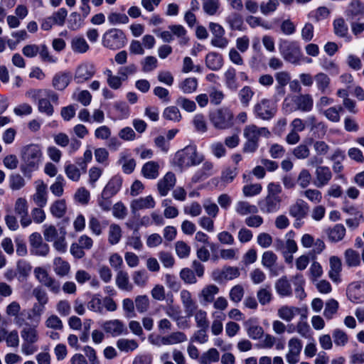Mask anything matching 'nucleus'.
Instances as JSON below:
<instances>
[{
	"label": "nucleus",
	"mask_w": 364,
	"mask_h": 364,
	"mask_svg": "<svg viewBox=\"0 0 364 364\" xmlns=\"http://www.w3.org/2000/svg\"><path fill=\"white\" fill-rule=\"evenodd\" d=\"M309 209V207L304 200L298 199L289 207V215L296 220H300L307 215Z\"/></svg>",
	"instance_id": "nucleus-25"
},
{
	"label": "nucleus",
	"mask_w": 364,
	"mask_h": 364,
	"mask_svg": "<svg viewBox=\"0 0 364 364\" xmlns=\"http://www.w3.org/2000/svg\"><path fill=\"white\" fill-rule=\"evenodd\" d=\"M124 33L118 28H110L102 36V45L110 50L123 48L126 43Z\"/></svg>",
	"instance_id": "nucleus-6"
},
{
	"label": "nucleus",
	"mask_w": 364,
	"mask_h": 364,
	"mask_svg": "<svg viewBox=\"0 0 364 364\" xmlns=\"http://www.w3.org/2000/svg\"><path fill=\"white\" fill-rule=\"evenodd\" d=\"M122 178L119 176H113L104 188L102 192L105 197H113L121 189Z\"/></svg>",
	"instance_id": "nucleus-28"
},
{
	"label": "nucleus",
	"mask_w": 364,
	"mask_h": 364,
	"mask_svg": "<svg viewBox=\"0 0 364 364\" xmlns=\"http://www.w3.org/2000/svg\"><path fill=\"white\" fill-rule=\"evenodd\" d=\"M72 75L69 72H61L55 74L52 80V85L58 90H65L70 84Z\"/></svg>",
	"instance_id": "nucleus-30"
},
{
	"label": "nucleus",
	"mask_w": 364,
	"mask_h": 364,
	"mask_svg": "<svg viewBox=\"0 0 364 364\" xmlns=\"http://www.w3.org/2000/svg\"><path fill=\"white\" fill-rule=\"evenodd\" d=\"M141 173L146 178L155 179L159 175V164L156 161H150L145 163L141 168Z\"/></svg>",
	"instance_id": "nucleus-33"
},
{
	"label": "nucleus",
	"mask_w": 364,
	"mask_h": 364,
	"mask_svg": "<svg viewBox=\"0 0 364 364\" xmlns=\"http://www.w3.org/2000/svg\"><path fill=\"white\" fill-rule=\"evenodd\" d=\"M65 173L67 177L73 181H78L82 173L80 167L67 162L65 165Z\"/></svg>",
	"instance_id": "nucleus-47"
},
{
	"label": "nucleus",
	"mask_w": 364,
	"mask_h": 364,
	"mask_svg": "<svg viewBox=\"0 0 364 364\" xmlns=\"http://www.w3.org/2000/svg\"><path fill=\"white\" fill-rule=\"evenodd\" d=\"M83 18L77 12L71 13L68 21V28L71 31H77L83 25Z\"/></svg>",
	"instance_id": "nucleus-60"
},
{
	"label": "nucleus",
	"mask_w": 364,
	"mask_h": 364,
	"mask_svg": "<svg viewBox=\"0 0 364 364\" xmlns=\"http://www.w3.org/2000/svg\"><path fill=\"white\" fill-rule=\"evenodd\" d=\"M346 264L350 267H357L360 264V257L358 252L353 249H348L344 253Z\"/></svg>",
	"instance_id": "nucleus-50"
},
{
	"label": "nucleus",
	"mask_w": 364,
	"mask_h": 364,
	"mask_svg": "<svg viewBox=\"0 0 364 364\" xmlns=\"http://www.w3.org/2000/svg\"><path fill=\"white\" fill-rule=\"evenodd\" d=\"M257 297L259 304L262 306L269 304L272 300V293L269 286L260 288L257 292Z\"/></svg>",
	"instance_id": "nucleus-55"
},
{
	"label": "nucleus",
	"mask_w": 364,
	"mask_h": 364,
	"mask_svg": "<svg viewBox=\"0 0 364 364\" xmlns=\"http://www.w3.org/2000/svg\"><path fill=\"white\" fill-rule=\"evenodd\" d=\"M70 264L61 257H55L53 260V270L59 277H65L70 272Z\"/></svg>",
	"instance_id": "nucleus-41"
},
{
	"label": "nucleus",
	"mask_w": 364,
	"mask_h": 364,
	"mask_svg": "<svg viewBox=\"0 0 364 364\" xmlns=\"http://www.w3.org/2000/svg\"><path fill=\"white\" fill-rule=\"evenodd\" d=\"M282 198L280 196H267L258 203L261 211L265 213L277 212L281 206Z\"/></svg>",
	"instance_id": "nucleus-17"
},
{
	"label": "nucleus",
	"mask_w": 364,
	"mask_h": 364,
	"mask_svg": "<svg viewBox=\"0 0 364 364\" xmlns=\"http://www.w3.org/2000/svg\"><path fill=\"white\" fill-rule=\"evenodd\" d=\"M332 173L328 166H318L315 171L314 185L317 188L326 186L331 180Z\"/></svg>",
	"instance_id": "nucleus-21"
},
{
	"label": "nucleus",
	"mask_w": 364,
	"mask_h": 364,
	"mask_svg": "<svg viewBox=\"0 0 364 364\" xmlns=\"http://www.w3.org/2000/svg\"><path fill=\"white\" fill-rule=\"evenodd\" d=\"M364 12V4L358 0L352 1L348 5L346 14L348 19L359 18Z\"/></svg>",
	"instance_id": "nucleus-32"
},
{
	"label": "nucleus",
	"mask_w": 364,
	"mask_h": 364,
	"mask_svg": "<svg viewBox=\"0 0 364 364\" xmlns=\"http://www.w3.org/2000/svg\"><path fill=\"white\" fill-rule=\"evenodd\" d=\"M220 359V353L216 348H212L204 352L199 358L200 364H211L218 362Z\"/></svg>",
	"instance_id": "nucleus-45"
},
{
	"label": "nucleus",
	"mask_w": 364,
	"mask_h": 364,
	"mask_svg": "<svg viewBox=\"0 0 364 364\" xmlns=\"http://www.w3.org/2000/svg\"><path fill=\"white\" fill-rule=\"evenodd\" d=\"M35 184L36 192L31 196V199L37 206L43 208L48 201L47 185L42 180L36 181Z\"/></svg>",
	"instance_id": "nucleus-18"
},
{
	"label": "nucleus",
	"mask_w": 364,
	"mask_h": 364,
	"mask_svg": "<svg viewBox=\"0 0 364 364\" xmlns=\"http://www.w3.org/2000/svg\"><path fill=\"white\" fill-rule=\"evenodd\" d=\"M311 142L312 139H310L309 144L302 143L296 146L292 151L293 156L299 160L308 159L311 154L309 145H311Z\"/></svg>",
	"instance_id": "nucleus-44"
},
{
	"label": "nucleus",
	"mask_w": 364,
	"mask_h": 364,
	"mask_svg": "<svg viewBox=\"0 0 364 364\" xmlns=\"http://www.w3.org/2000/svg\"><path fill=\"white\" fill-rule=\"evenodd\" d=\"M179 88L185 94L194 92L198 87V80L195 77H187L178 85Z\"/></svg>",
	"instance_id": "nucleus-49"
},
{
	"label": "nucleus",
	"mask_w": 364,
	"mask_h": 364,
	"mask_svg": "<svg viewBox=\"0 0 364 364\" xmlns=\"http://www.w3.org/2000/svg\"><path fill=\"white\" fill-rule=\"evenodd\" d=\"M216 171L214 168V164L207 161L203 163L200 169L198 170L192 177L193 183H198L200 181L214 175Z\"/></svg>",
	"instance_id": "nucleus-26"
},
{
	"label": "nucleus",
	"mask_w": 364,
	"mask_h": 364,
	"mask_svg": "<svg viewBox=\"0 0 364 364\" xmlns=\"http://www.w3.org/2000/svg\"><path fill=\"white\" fill-rule=\"evenodd\" d=\"M276 81L277 82V90L279 92H284V87L289 84L291 80V75L287 71L277 72L274 75Z\"/></svg>",
	"instance_id": "nucleus-53"
},
{
	"label": "nucleus",
	"mask_w": 364,
	"mask_h": 364,
	"mask_svg": "<svg viewBox=\"0 0 364 364\" xmlns=\"http://www.w3.org/2000/svg\"><path fill=\"white\" fill-rule=\"evenodd\" d=\"M255 95V92L250 86H244L238 92V97L242 107H247Z\"/></svg>",
	"instance_id": "nucleus-46"
},
{
	"label": "nucleus",
	"mask_w": 364,
	"mask_h": 364,
	"mask_svg": "<svg viewBox=\"0 0 364 364\" xmlns=\"http://www.w3.org/2000/svg\"><path fill=\"white\" fill-rule=\"evenodd\" d=\"M314 80L316 87L321 93L327 94L330 92L331 80L326 74L323 73H317L314 76Z\"/></svg>",
	"instance_id": "nucleus-36"
},
{
	"label": "nucleus",
	"mask_w": 364,
	"mask_h": 364,
	"mask_svg": "<svg viewBox=\"0 0 364 364\" xmlns=\"http://www.w3.org/2000/svg\"><path fill=\"white\" fill-rule=\"evenodd\" d=\"M333 30L335 34L338 37L347 36L348 28L343 18H337L333 21Z\"/></svg>",
	"instance_id": "nucleus-64"
},
{
	"label": "nucleus",
	"mask_w": 364,
	"mask_h": 364,
	"mask_svg": "<svg viewBox=\"0 0 364 364\" xmlns=\"http://www.w3.org/2000/svg\"><path fill=\"white\" fill-rule=\"evenodd\" d=\"M116 285L123 291H131L133 289V285L129 282L128 273L123 270H119L117 273Z\"/></svg>",
	"instance_id": "nucleus-37"
},
{
	"label": "nucleus",
	"mask_w": 364,
	"mask_h": 364,
	"mask_svg": "<svg viewBox=\"0 0 364 364\" xmlns=\"http://www.w3.org/2000/svg\"><path fill=\"white\" fill-rule=\"evenodd\" d=\"M296 107H290V104L287 99H285L283 103V108L286 112H293L294 110H300L304 112H309L312 110L314 106V100L310 94H304L296 96L294 100Z\"/></svg>",
	"instance_id": "nucleus-9"
},
{
	"label": "nucleus",
	"mask_w": 364,
	"mask_h": 364,
	"mask_svg": "<svg viewBox=\"0 0 364 364\" xmlns=\"http://www.w3.org/2000/svg\"><path fill=\"white\" fill-rule=\"evenodd\" d=\"M66 203L64 199L55 201L50 207L51 214L57 218L63 217L66 213Z\"/></svg>",
	"instance_id": "nucleus-48"
},
{
	"label": "nucleus",
	"mask_w": 364,
	"mask_h": 364,
	"mask_svg": "<svg viewBox=\"0 0 364 364\" xmlns=\"http://www.w3.org/2000/svg\"><path fill=\"white\" fill-rule=\"evenodd\" d=\"M42 158V148L37 144H27L21 148L20 170L24 176L31 177L32 172L38 169Z\"/></svg>",
	"instance_id": "nucleus-1"
},
{
	"label": "nucleus",
	"mask_w": 364,
	"mask_h": 364,
	"mask_svg": "<svg viewBox=\"0 0 364 364\" xmlns=\"http://www.w3.org/2000/svg\"><path fill=\"white\" fill-rule=\"evenodd\" d=\"M240 271L238 268L233 267H228L223 271L215 270L213 272V278L214 280L228 279L231 280L238 277Z\"/></svg>",
	"instance_id": "nucleus-31"
},
{
	"label": "nucleus",
	"mask_w": 364,
	"mask_h": 364,
	"mask_svg": "<svg viewBox=\"0 0 364 364\" xmlns=\"http://www.w3.org/2000/svg\"><path fill=\"white\" fill-rule=\"evenodd\" d=\"M304 310L290 305H282L277 310L278 317L286 321L291 322L297 315H300L303 313Z\"/></svg>",
	"instance_id": "nucleus-23"
},
{
	"label": "nucleus",
	"mask_w": 364,
	"mask_h": 364,
	"mask_svg": "<svg viewBox=\"0 0 364 364\" xmlns=\"http://www.w3.org/2000/svg\"><path fill=\"white\" fill-rule=\"evenodd\" d=\"M278 48L282 58L287 62L299 65L301 58V50L296 41L280 39Z\"/></svg>",
	"instance_id": "nucleus-5"
},
{
	"label": "nucleus",
	"mask_w": 364,
	"mask_h": 364,
	"mask_svg": "<svg viewBox=\"0 0 364 364\" xmlns=\"http://www.w3.org/2000/svg\"><path fill=\"white\" fill-rule=\"evenodd\" d=\"M102 329L113 337L119 336L127 333L124 323L119 319H113L105 321L102 324Z\"/></svg>",
	"instance_id": "nucleus-15"
},
{
	"label": "nucleus",
	"mask_w": 364,
	"mask_h": 364,
	"mask_svg": "<svg viewBox=\"0 0 364 364\" xmlns=\"http://www.w3.org/2000/svg\"><path fill=\"white\" fill-rule=\"evenodd\" d=\"M276 112L277 107L274 104L265 98L258 101L253 107V113L255 117L263 120L272 119Z\"/></svg>",
	"instance_id": "nucleus-7"
},
{
	"label": "nucleus",
	"mask_w": 364,
	"mask_h": 364,
	"mask_svg": "<svg viewBox=\"0 0 364 364\" xmlns=\"http://www.w3.org/2000/svg\"><path fill=\"white\" fill-rule=\"evenodd\" d=\"M235 211L240 215H246L248 214H256L258 208L255 205H251L247 201H238L235 205Z\"/></svg>",
	"instance_id": "nucleus-43"
},
{
	"label": "nucleus",
	"mask_w": 364,
	"mask_h": 364,
	"mask_svg": "<svg viewBox=\"0 0 364 364\" xmlns=\"http://www.w3.org/2000/svg\"><path fill=\"white\" fill-rule=\"evenodd\" d=\"M169 30L172 34L179 38V43L181 45H186L188 41V38L186 37V31L181 25H172L168 26Z\"/></svg>",
	"instance_id": "nucleus-59"
},
{
	"label": "nucleus",
	"mask_w": 364,
	"mask_h": 364,
	"mask_svg": "<svg viewBox=\"0 0 364 364\" xmlns=\"http://www.w3.org/2000/svg\"><path fill=\"white\" fill-rule=\"evenodd\" d=\"M275 289L281 296H290L292 294V289L287 277H282L276 282Z\"/></svg>",
	"instance_id": "nucleus-39"
},
{
	"label": "nucleus",
	"mask_w": 364,
	"mask_h": 364,
	"mask_svg": "<svg viewBox=\"0 0 364 364\" xmlns=\"http://www.w3.org/2000/svg\"><path fill=\"white\" fill-rule=\"evenodd\" d=\"M204 160V156L198 152L194 145H188L178 151L173 158V164L181 170L200 164Z\"/></svg>",
	"instance_id": "nucleus-3"
},
{
	"label": "nucleus",
	"mask_w": 364,
	"mask_h": 364,
	"mask_svg": "<svg viewBox=\"0 0 364 364\" xmlns=\"http://www.w3.org/2000/svg\"><path fill=\"white\" fill-rule=\"evenodd\" d=\"M220 289L213 284L205 285L198 293V299L203 306L212 304L215 299V297L219 294Z\"/></svg>",
	"instance_id": "nucleus-19"
},
{
	"label": "nucleus",
	"mask_w": 364,
	"mask_h": 364,
	"mask_svg": "<svg viewBox=\"0 0 364 364\" xmlns=\"http://www.w3.org/2000/svg\"><path fill=\"white\" fill-rule=\"evenodd\" d=\"M206 66L212 70H218L223 66V58L216 53H209L205 58Z\"/></svg>",
	"instance_id": "nucleus-42"
},
{
	"label": "nucleus",
	"mask_w": 364,
	"mask_h": 364,
	"mask_svg": "<svg viewBox=\"0 0 364 364\" xmlns=\"http://www.w3.org/2000/svg\"><path fill=\"white\" fill-rule=\"evenodd\" d=\"M6 314L9 317H14V323L18 326H22L26 324V318H31V313L27 309H23L20 304L16 301H13L6 307Z\"/></svg>",
	"instance_id": "nucleus-8"
},
{
	"label": "nucleus",
	"mask_w": 364,
	"mask_h": 364,
	"mask_svg": "<svg viewBox=\"0 0 364 364\" xmlns=\"http://www.w3.org/2000/svg\"><path fill=\"white\" fill-rule=\"evenodd\" d=\"M198 328H208L209 321L207 317V312L203 309H198L193 315Z\"/></svg>",
	"instance_id": "nucleus-58"
},
{
	"label": "nucleus",
	"mask_w": 364,
	"mask_h": 364,
	"mask_svg": "<svg viewBox=\"0 0 364 364\" xmlns=\"http://www.w3.org/2000/svg\"><path fill=\"white\" fill-rule=\"evenodd\" d=\"M332 337L336 346L343 347L348 342V336L344 331L340 328H336L333 331Z\"/></svg>",
	"instance_id": "nucleus-56"
},
{
	"label": "nucleus",
	"mask_w": 364,
	"mask_h": 364,
	"mask_svg": "<svg viewBox=\"0 0 364 364\" xmlns=\"http://www.w3.org/2000/svg\"><path fill=\"white\" fill-rule=\"evenodd\" d=\"M117 347L123 352L133 351L139 346L136 341L134 339L120 338L117 341Z\"/></svg>",
	"instance_id": "nucleus-51"
},
{
	"label": "nucleus",
	"mask_w": 364,
	"mask_h": 364,
	"mask_svg": "<svg viewBox=\"0 0 364 364\" xmlns=\"http://www.w3.org/2000/svg\"><path fill=\"white\" fill-rule=\"evenodd\" d=\"M163 117L164 119L174 122H178L181 119V114L178 108L176 106H170L164 110Z\"/></svg>",
	"instance_id": "nucleus-57"
},
{
	"label": "nucleus",
	"mask_w": 364,
	"mask_h": 364,
	"mask_svg": "<svg viewBox=\"0 0 364 364\" xmlns=\"http://www.w3.org/2000/svg\"><path fill=\"white\" fill-rule=\"evenodd\" d=\"M34 274L38 281L49 290L55 294H58L60 289V283L54 278L50 277L46 269L38 267L34 269Z\"/></svg>",
	"instance_id": "nucleus-11"
},
{
	"label": "nucleus",
	"mask_w": 364,
	"mask_h": 364,
	"mask_svg": "<svg viewBox=\"0 0 364 364\" xmlns=\"http://www.w3.org/2000/svg\"><path fill=\"white\" fill-rule=\"evenodd\" d=\"M307 318V310L304 309L303 313L300 314V319L295 325V327H293L294 329H296V332H297L301 337L307 338L309 336V332L311 331L310 326L306 321Z\"/></svg>",
	"instance_id": "nucleus-35"
},
{
	"label": "nucleus",
	"mask_w": 364,
	"mask_h": 364,
	"mask_svg": "<svg viewBox=\"0 0 364 364\" xmlns=\"http://www.w3.org/2000/svg\"><path fill=\"white\" fill-rule=\"evenodd\" d=\"M343 111L341 106L331 107L323 110L321 113L330 121L338 122L340 121V113Z\"/></svg>",
	"instance_id": "nucleus-63"
},
{
	"label": "nucleus",
	"mask_w": 364,
	"mask_h": 364,
	"mask_svg": "<svg viewBox=\"0 0 364 364\" xmlns=\"http://www.w3.org/2000/svg\"><path fill=\"white\" fill-rule=\"evenodd\" d=\"M21 337L24 342L34 343L38 341V331L34 327L24 328L21 332Z\"/></svg>",
	"instance_id": "nucleus-61"
},
{
	"label": "nucleus",
	"mask_w": 364,
	"mask_h": 364,
	"mask_svg": "<svg viewBox=\"0 0 364 364\" xmlns=\"http://www.w3.org/2000/svg\"><path fill=\"white\" fill-rule=\"evenodd\" d=\"M122 237V229L117 224H111L108 232V241L114 245L117 244Z\"/></svg>",
	"instance_id": "nucleus-54"
},
{
	"label": "nucleus",
	"mask_w": 364,
	"mask_h": 364,
	"mask_svg": "<svg viewBox=\"0 0 364 364\" xmlns=\"http://www.w3.org/2000/svg\"><path fill=\"white\" fill-rule=\"evenodd\" d=\"M346 294L348 299L355 304L364 301V282L357 281L350 283L347 288Z\"/></svg>",
	"instance_id": "nucleus-14"
},
{
	"label": "nucleus",
	"mask_w": 364,
	"mask_h": 364,
	"mask_svg": "<svg viewBox=\"0 0 364 364\" xmlns=\"http://www.w3.org/2000/svg\"><path fill=\"white\" fill-rule=\"evenodd\" d=\"M188 340L186 335L181 331H176L163 336L161 338V344L162 345H175L186 342Z\"/></svg>",
	"instance_id": "nucleus-34"
},
{
	"label": "nucleus",
	"mask_w": 364,
	"mask_h": 364,
	"mask_svg": "<svg viewBox=\"0 0 364 364\" xmlns=\"http://www.w3.org/2000/svg\"><path fill=\"white\" fill-rule=\"evenodd\" d=\"M96 73L95 65L91 62H83L75 69L74 80L77 84L84 83L90 80Z\"/></svg>",
	"instance_id": "nucleus-12"
},
{
	"label": "nucleus",
	"mask_w": 364,
	"mask_h": 364,
	"mask_svg": "<svg viewBox=\"0 0 364 364\" xmlns=\"http://www.w3.org/2000/svg\"><path fill=\"white\" fill-rule=\"evenodd\" d=\"M330 269L328 272V277L335 283L341 282V272L342 271V263L339 257L331 256L329 258Z\"/></svg>",
	"instance_id": "nucleus-24"
},
{
	"label": "nucleus",
	"mask_w": 364,
	"mask_h": 364,
	"mask_svg": "<svg viewBox=\"0 0 364 364\" xmlns=\"http://www.w3.org/2000/svg\"><path fill=\"white\" fill-rule=\"evenodd\" d=\"M270 132L266 127H258L255 124L246 126L243 130V135L246 139L259 141L261 136H269Z\"/></svg>",
	"instance_id": "nucleus-20"
},
{
	"label": "nucleus",
	"mask_w": 364,
	"mask_h": 364,
	"mask_svg": "<svg viewBox=\"0 0 364 364\" xmlns=\"http://www.w3.org/2000/svg\"><path fill=\"white\" fill-rule=\"evenodd\" d=\"M31 253L36 256L46 257L50 252L49 245L44 242L40 233L33 232L28 238Z\"/></svg>",
	"instance_id": "nucleus-10"
},
{
	"label": "nucleus",
	"mask_w": 364,
	"mask_h": 364,
	"mask_svg": "<svg viewBox=\"0 0 364 364\" xmlns=\"http://www.w3.org/2000/svg\"><path fill=\"white\" fill-rule=\"evenodd\" d=\"M180 299L186 316H192L198 307L192 294L187 289H183L180 291Z\"/></svg>",
	"instance_id": "nucleus-16"
},
{
	"label": "nucleus",
	"mask_w": 364,
	"mask_h": 364,
	"mask_svg": "<svg viewBox=\"0 0 364 364\" xmlns=\"http://www.w3.org/2000/svg\"><path fill=\"white\" fill-rule=\"evenodd\" d=\"M301 195L314 204H318L322 200L321 192L315 188H308L302 191Z\"/></svg>",
	"instance_id": "nucleus-62"
},
{
	"label": "nucleus",
	"mask_w": 364,
	"mask_h": 364,
	"mask_svg": "<svg viewBox=\"0 0 364 364\" xmlns=\"http://www.w3.org/2000/svg\"><path fill=\"white\" fill-rule=\"evenodd\" d=\"M27 95L35 100L38 99V109L41 113L49 117L53 114L54 108L50 102L58 104V95L56 92L49 89L33 90Z\"/></svg>",
	"instance_id": "nucleus-2"
},
{
	"label": "nucleus",
	"mask_w": 364,
	"mask_h": 364,
	"mask_svg": "<svg viewBox=\"0 0 364 364\" xmlns=\"http://www.w3.org/2000/svg\"><path fill=\"white\" fill-rule=\"evenodd\" d=\"M155 205L156 203L153 197L151 196H148L133 200L131 202L130 208L132 212L135 213L139 210L154 208Z\"/></svg>",
	"instance_id": "nucleus-27"
},
{
	"label": "nucleus",
	"mask_w": 364,
	"mask_h": 364,
	"mask_svg": "<svg viewBox=\"0 0 364 364\" xmlns=\"http://www.w3.org/2000/svg\"><path fill=\"white\" fill-rule=\"evenodd\" d=\"M224 81L228 89L236 91L239 87V83L236 77V70L233 68H229L224 73Z\"/></svg>",
	"instance_id": "nucleus-40"
},
{
	"label": "nucleus",
	"mask_w": 364,
	"mask_h": 364,
	"mask_svg": "<svg viewBox=\"0 0 364 364\" xmlns=\"http://www.w3.org/2000/svg\"><path fill=\"white\" fill-rule=\"evenodd\" d=\"M176 178L172 172H168L157 183V189L161 196H166L176 184Z\"/></svg>",
	"instance_id": "nucleus-22"
},
{
	"label": "nucleus",
	"mask_w": 364,
	"mask_h": 364,
	"mask_svg": "<svg viewBox=\"0 0 364 364\" xmlns=\"http://www.w3.org/2000/svg\"><path fill=\"white\" fill-rule=\"evenodd\" d=\"M72 50L77 54H83L90 50V46L82 36H75L70 42Z\"/></svg>",
	"instance_id": "nucleus-38"
},
{
	"label": "nucleus",
	"mask_w": 364,
	"mask_h": 364,
	"mask_svg": "<svg viewBox=\"0 0 364 364\" xmlns=\"http://www.w3.org/2000/svg\"><path fill=\"white\" fill-rule=\"evenodd\" d=\"M209 119L214 128L218 130L228 129L234 125V114L227 107H222L210 112Z\"/></svg>",
	"instance_id": "nucleus-4"
},
{
	"label": "nucleus",
	"mask_w": 364,
	"mask_h": 364,
	"mask_svg": "<svg viewBox=\"0 0 364 364\" xmlns=\"http://www.w3.org/2000/svg\"><path fill=\"white\" fill-rule=\"evenodd\" d=\"M14 213L20 218V223L23 228L31 225L32 220L28 215V204L25 198H18L14 203Z\"/></svg>",
	"instance_id": "nucleus-13"
},
{
	"label": "nucleus",
	"mask_w": 364,
	"mask_h": 364,
	"mask_svg": "<svg viewBox=\"0 0 364 364\" xmlns=\"http://www.w3.org/2000/svg\"><path fill=\"white\" fill-rule=\"evenodd\" d=\"M328 239L332 242H338L341 241L346 233V229L343 224H336L332 228L326 230Z\"/></svg>",
	"instance_id": "nucleus-29"
},
{
	"label": "nucleus",
	"mask_w": 364,
	"mask_h": 364,
	"mask_svg": "<svg viewBox=\"0 0 364 364\" xmlns=\"http://www.w3.org/2000/svg\"><path fill=\"white\" fill-rule=\"evenodd\" d=\"M278 257L272 251H265L262 255V264L267 269L272 270L277 264Z\"/></svg>",
	"instance_id": "nucleus-52"
}]
</instances>
